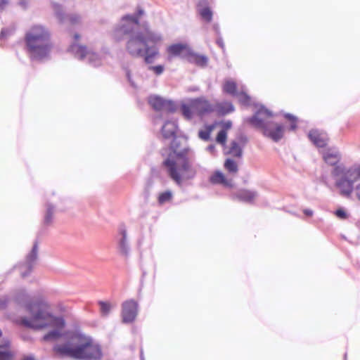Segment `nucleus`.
I'll list each match as a JSON object with an SVG mask.
<instances>
[{
    "mask_svg": "<svg viewBox=\"0 0 360 360\" xmlns=\"http://www.w3.org/2000/svg\"><path fill=\"white\" fill-rule=\"evenodd\" d=\"M53 210L51 207H49L47 209V212H46L45 219H44V221L46 224H49L51 223L52 219H53Z\"/></svg>",
    "mask_w": 360,
    "mask_h": 360,
    "instance_id": "nucleus-34",
    "label": "nucleus"
},
{
    "mask_svg": "<svg viewBox=\"0 0 360 360\" xmlns=\"http://www.w3.org/2000/svg\"><path fill=\"white\" fill-rule=\"evenodd\" d=\"M181 110L184 117L187 120L192 119L195 115L203 116L214 111L213 105L202 98H195L183 103Z\"/></svg>",
    "mask_w": 360,
    "mask_h": 360,
    "instance_id": "nucleus-7",
    "label": "nucleus"
},
{
    "mask_svg": "<svg viewBox=\"0 0 360 360\" xmlns=\"http://www.w3.org/2000/svg\"><path fill=\"white\" fill-rule=\"evenodd\" d=\"M159 54L158 49L156 47L149 48L148 44H146V48L143 51V56L145 62L146 63H151L153 62V60L155 57H157Z\"/></svg>",
    "mask_w": 360,
    "mask_h": 360,
    "instance_id": "nucleus-22",
    "label": "nucleus"
},
{
    "mask_svg": "<svg viewBox=\"0 0 360 360\" xmlns=\"http://www.w3.org/2000/svg\"><path fill=\"white\" fill-rule=\"evenodd\" d=\"M37 257V245L34 244L30 253L27 255L24 263L19 266V270L22 277H25L32 269L33 264Z\"/></svg>",
    "mask_w": 360,
    "mask_h": 360,
    "instance_id": "nucleus-13",
    "label": "nucleus"
},
{
    "mask_svg": "<svg viewBox=\"0 0 360 360\" xmlns=\"http://www.w3.org/2000/svg\"><path fill=\"white\" fill-rule=\"evenodd\" d=\"M98 304L100 307V313L102 316H107L110 311L111 304L108 302L98 301Z\"/></svg>",
    "mask_w": 360,
    "mask_h": 360,
    "instance_id": "nucleus-28",
    "label": "nucleus"
},
{
    "mask_svg": "<svg viewBox=\"0 0 360 360\" xmlns=\"http://www.w3.org/2000/svg\"><path fill=\"white\" fill-rule=\"evenodd\" d=\"M356 198L360 200V183L354 188Z\"/></svg>",
    "mask_w": 360,
    "mask_h": 360,
    "instance_id": "nucleus-39",
    "label": "nucleus"
},
{
    "mask_svg": "<svg viewBox=\"0 0 360 360\" xmlns=\"http://www.w3.org/2000/svg\"><path fill=\"white\" fill-rule=\"evenodd\" d=\"M217 126H218V122H214L210 125H205L204 129L199 131V138L204 141L210 140V134Z\"/></svg>",
    "mask_w": 360,
    "mask_h": 360,
    "instance_id": "nucleus-24",
    "label": "nucleus"
},
{
    "mask_svg": "<svg viewBox=\"0 0 360 360\" xmlns=\"http://www.w3.org/2000/svg\"><path fill=\"white\" fill-rule=\"evenodd\" d=\"M25 41L30 56L36 59L46 56L51 48L50 32L41 25H33L26 32Z\"/></svg>",
    "mask_w": 360,
    "mask_h": 360,
    "instance_id": "nucleus-4",
    "label": "nucleus"
},
{
    "mask_svg": "<svg viewBox=\"0 0 360 360\" xmlns=\"http://www.w3.org/2000/svg\"><path fill=\"white\" fill-rule=\"evenodd\" d=\"M228 153L233 157L240 158L242 156V149L237 142L233 141L231 143Z\"/></svg>",
    "mask_w": 360,
    "mask_h": 360,
    "instance_id": "nucleus-27",
    "label": "nucleus"
},
{
    "mask_svg": "<svg viewBox=\"0 0 360 360\" xmlns=\"http://www.w3.org/2000/svg\"><path fill=\"white\" fill-rule=\"evenodd\" d=\"M238 100L240 103L245 105H250L251 102V98L245 93H240L238 94Z\"/></svg>",
    "mask_w": 360,
    "mask_h": 360,
    "instance_id": "nucleus-33",
    "label": "nucleus"
},
{
    "mask_svg": "<svg viewBox=\"0 0 360 360\" xmlns=\"http://www.w3.org/2000/svg\"><path fill=\"white\" fill-rule=\"evenodd\" d=\"M323 159L326 164L335 167L332 172L333 176H337L344 173V168L338 165L340 160V155L338 152L329 150L323 154Z\"/></svg>",
    "mask_w": 360,
    "mask_h": 360,
    "instance_id": "nucleus-10",
    "label": "nucleus"
},
{
    "mask_svg": "<svg viewBox=\"0 0 360 360\" xmlns=\"http://www.w3.org/2000/svg\"><path fill=\"white\" fill-rule=\"evenodd\" d=\"M8 303L7 297H0V310L6 309Z\"/></svg>",
    "mask_w": 360,
    "mask_h": 360,
    "instance_id": "nucleus-36",
    "label": "nucleus"
},
{
    "mask_svg": "<svg viewBox=\"0 0 360 360\" xmlns=\"http://www.w3.org/2000/svg\"><path fill=\"white\" fill-rule=\"evenodd\" d=\"M81 38V36L78 33H75L73 34V39H74V42L73 43H77Z\"/></svg>",
    "mask_w": 360,
    "mask_h": 360,
    "instance_id": "nucleus-41",
    "label": "nucleus"
},
{
    "mask_svg": "<svg viewBox=\"0 0 360 360\" xmlns=\"http://www.w3.org/2000/svg\"><path fill=\"white\" fill-rule=\"evenodd\" d=\"M285 117L288 118V120H290V121H292L291 128L292 129H295L296 128L295 118L292 115H286Z\"/></svg>",
    "mask_w": 360,
    "mask_h": 360,
    "instance_id": "nucleus-38",
    "label": "nucleus"
},
{
    "mask_svg": "<svg viewBox=\"0 0 360 360\" xmlns=\"http://www.w3.org/2000/svg\"><path fill=\"white\" fill-rule=\"evenodd\" d=\"M189 63H194L200 67H205L207 64L208 59L205 56L194 53L191 49L186 59Z\"/></svg>",
    "mask_w": 360,
    "mask_h": 360,
    "instance_id": "nucleus-20",
    "label": "nucleus"
},
{
    "mask_svg": "<svg viewBox=\"0 0 360 360\" xmlns=\"http://www.w3.org/2000/svg\"><path fill=\"white\" fill-rule=\"evenodd\" d=\"M337 187L340 189V193L346 197L350 196L353 191V184L345 178H342L336 183Z\"/></svg>",
    "mask_w": 360,
    "mask_h": 360,
    "instance_id": "nucleus-19",
    "label": "nucleus"
},
{
    "mask_svg": "<svg viewBox=\"0 0 360 360\" xmlns=\"http://www.w3.org/2000/svg\"><path fill=\"white\" fill-rule=\"evenodd\" d=\"M304 213L309 217H311L313 214V212L310 210H304Z\"/></svg>",
    "mask_w": 360,
    "mask_h": 360,
    "instance_id": "nucleus-42",
    "label": "nucleus"
},
{
    "mask_svg": "<svg viewBox=\"0 0 360 360\" xmlns=\"http://www.w3.org/2000/svg\"><path fill=\"white\" fill-rule=\"evenodd\" d=\"M191 48L186 44L178 43L169 45L167 48V59L171 60L174 57H181L187 59Z\"/></svg>",
    "mask_w": 360,
    "mask_h": 360,
    "instance_id": "nucleus-11",
    "label": "nucleus"
},
{
    "mask_svg": "<svg viewBox=\"0 0 360 360\" xmlns=\"http://www.w3.org/2000/svg\"><path fill=\"white\" fill-rule=\"evenodd\" d=\"M356 176L360 178V166L355 169Z\"/></svg>",
    "mask_w": 360,
    "mask_h": 360,
    "instance_id": "nucleus-44",
    "label": "nucleus"
},
{
    "mask_svg": "<svg viewBox=\"0 0 360 360\" xmlns=\"http://www.w3.org/2000/svg\"><path fill=\"white\" fill-rule=\"evenodd\" d=\"M2 336V331L0 329V338Z\"/></svg>",
    "mask_w": 360,
    "mask_h": 360,
    "instance_id": "nucleus-46",
    "label": "nucleus"
},
{
    "mask_svg": "<svg viewBox=\"0 0 360 360\" xmlns=\"http://www.w3.org/2000/svg\"><path fill=\"white\" fill-rule=\"evenodd\" d=\"M310 141L317 147L323 148L326 146L328 137L326 132L319 129H311L308 134Z\"/></svg>",
    "mask_w": 360,
    "mask_h": 360,
    "instance_id": "nucleus-14",
    "label": "nucleus"
},
{
    "mask_svg": "<svg viewBox=\"0 0 360 360\" xmlns=\"http://www.w3.org/2000/svg\"><path fill=\"white\" fill-rule=\"evenodd\" d=\"M67 20L70 25H77L81 23L82 18L79 14L72 13L67 16Z\"/></svg>",
    "mask_w": 360,
    "mask_h": 360,
    "instance_id": "nucleus-32",
    "label": "nucleus"
},
{
    "mask_svg": "<svg viewBox=\"0 0 360 360\" xmlns=\"http://www.w3.org/2000/svg\"><path fill=\"white\" fill-rule=\"evenodd\" d=\"M223 89L226 93L235 95L237 89L236 83L233 81H226L224 84Z\"/></svg>",
    "mask_w": 360,
    "mask_h": 360,
    "instance_id": "nucleus-29",
    "label": "nucleus"
},
{
    "mask_svg": "<svg viewBox=\"0 0 360 360\" xmlns=\"http://www.w3.org/2000/svg\"><path fill=\"white\" fill-rule=\"evenodd\" d=\"M172 192L171 191L167 190L158 194V202L159 205H162L166 202L172 201Z\"/></svg>",
    "mask_w": 360,
    "mask_h": 360,
    "instance_id": "nucleus-26",
    "label": "nucleus"
},
{
    "mask_svg": "<svg viewBox=\"0 0 360 360\" xmlns=\"http://www.w3.org/2000/svg\"><path fill=\"white\" fill-rule=\"evenodd\" d=\"M8 4V0H0V8H4Z\"/></svg>",
    "mask_w": 360,
    "mask_h": 360,
    "instance_id": "nucleus-40",
    "label": "nucleus"
},
{
    "mask_svg": "<svg viewBox=\"0 0 360 360\" xmlns=\"http://www.w3.org/2000/svg\"><path fill=\"white\" fill-rule=\"evenodd\" d=\"M162 41V37L148 29L137 32L131 35L127 42L126 49L133 57L143 56V51L148 43L157 44Z\"/></svg>",
    "mask_w": 360,
    "mask_h": 360,
    "instance_id": "nucleus-6",
    "label": "nucleus"
},
{
    "mask_svg": "<svg viewBox=\"0 0 360 360\" xmlns=\"http://www.w3.org/2000/svg\"><path fill=\"white\" fill-rule=\"evenodd\" d=\"M273 114L264 107L259 108L255 115L246 118L245 122L259 129L264 136L274 141H278L284 134V127L282 124L272 121Z\"/></svg>",
    "mask_w": 360,
    "mask_h": 360,
    "instance_id": "nucleus-5",
    "label": "nucleus"
},
{
    "mask_svg": "<svg viewBox=\"0 0 360 360\" xmlns=\"http://www.w3.org/2000/svg\"><path fill=\"white\" fill-rule=\"evenodd\" d=\"M26 310L31 315L30 318H20L15 320V323L27 328L42 329L52 328L53 330L46 334L44 341H53L60 338L62 330L64 328V321L61 318L54 316L49 311V304L40 300L36 302L27 303Z\"/></svg>",
    "mask_w": 360,
    "mask_h": 360,
    "instance_id": "nucleus-2",
    "label": "nucleus"
},
{
    "mask_svg": "<svg viewBox=\"0 0 360 360\" xmlns=\"http://www.w3.org/2000/svg\"><path fill=\"white\" fill-rule=\"evenodd\" d=\"M15 354L11 342L8 339L4 340L0 345V360H13Z\"/></svg>",
    "mask_w": 360,
    "mask_h": 360,
    "instance_id": "nucleus-16",
    "label": "nucleus"
},
{
    "mask_svg": "<svg viewBox=\"0 0 360 360\" xmlns=\"http://www.w3.org/2000/svg\"><path fill=\"white\" fill-rule=\"evenodd\" d=\"M200 15L203 20L210 22L212 19V12L209 7H205L199 11Z\"/></svg>",
    "mask_w": 360,
    "mask_h": 360,
    "instance_id": "nucleus-30",
    "label": "nucleus"
},
{
    "mask_svg": "<svg viewBox=\"0 0 360 360\" xmlns=\"http://www.w3.org/2000/svg\"><path fill=\"white\" fill-rule=\"evenodd\" d=\"M148 101L150 105L156 111H165L167 112H173L175 111L174 103L160 96L152 95L148 97Z\"/></svg>",
    "mask_w": 360,
    "mask_h": 360,
    "instance_id": "nucleus-8",
    "label": "nucleus"
},
{
    "mask_svg": "<svg viewBox=\"0 0 360 360\" xmlns=\"http://www.w3.org/2000/svg\"><path fill=\"white\" fill-rule=\"evenodd\" d=\"M120 233L122 236V238L120 242V251L123 254H127V244H126L127 231L124 229H123L120 230Z\"/></svg>",
    "mask_w": 360,
    "mask_h": 360,
    "instance_id": "nucleus-31",
    "label": "nucleus"
},
{
    "mask_svg": "<svg viewBox=\"0 0 360 360\" xmlns=\"http://www.w3.org/2000/svg\"><path fill=\"white\" fill-rule=\"evenodd\" d=\"M335 214L337 217L341 218V219H345L347 217V214L346 212L342 210V209H339L336 212H335Z\"/></svg>",
    "mask_w": 360,
    "mask_h": 360,
    "instance_id": "nucleus-37",
    "label": "nucleus"
},
{
    "mask_svg": "<svg viewBox=\"0 0 360 360\" xmlns=\"http://www.w3.org/2000/svg\"><path fill=\"white\" fill-rule=\"evenodd\" d=\"M70 49L71 51L75 53L80 59H83L88 55H90L89 59L92 60L93 58L99 59L97 54L92 53H89L86 46L79 45L77 43H72Z\"/></svg>",
    "mask_w": 360,
    "mask_h": 360,
    "instance_id": "nucleus-17",
    "label": "nucleus"
},
{
    "mask_svg": "<svg viewBox=\"0 0 360 360\" xmlns=\"http://www.w3.org/2000/svg\"><path fill=\"white\" fill-rule=\"evenodd\" d=\"M150 70L153 71V72L157 75H161L164 71V67L162 65H155V66H151L149 68Z\"/></svg>",
    "mask_w": 360,
    "mask_h": 360,
    "instance_id": "nucleus-35",
    "label": "nucleus"
},
{
    "mask_svg": "<svg viewBox=\"0 0 360 360\" xmlns=\"http://www.w3.org/2000/svg\"><path fill=\"white\" fill-rule=\"evenodd\" d=\"M218 125L221 127V129L219 131L217 137L216 142L222 146H224L227 139V131L231 128L232 122L231 121L218 122Z\"/></svg>",
    "mask_w": 360,
    "mask_h": 360,
    "instance_id": "nucleus-18",
    "label": "nucleus"
},
{
    "mask_svg": "<svg viewBox=\"0 0 360 360\" xmlns=\"http://www.w3.org/2000/svg\"><path fill=\"white\" fill-rule=\"evenodd\" d=\"M215 112L219 115H225L234 110V107L231 102H222L213 105Z\"/></svg>",
    "mask_w": 360,
    "mask_h": 360,
    "instance_id": "nucleus-21",
    "label": "nucleus"
},
{
    "mask_svg": "<svg viewBox=\"0 0 360 360\" xmlns=\"http://www.w3.org/2000/svg\"><path fill=\"white\" fill-rule=\"evenodd\" d=\"M138 313V303L134 300H129L122 304V318L125 323L133 322Z\"/></svg>",
    "mask_w": 360,
    "mask_h": 360,
    "instance_id": "nucleus-9",
    "label": "nucleus"
},
{
    "mask_svg": "<svg viewBox=\"0 0 360 360\" xmlns=\"http://www.w3.org/2000/svg\"><path fill=\"white\" fill-rule=\"evenodd\" d=\"M53 352L60 357H69L79 360H99L102 357L101 347L91 338L77 335L67 342L56 345Z\"/></svg>",
    "mask_w": 360,
    "mask_h": 360,
    "instance_id": "nucleus-3",
    "label": "nucleus"
},
{
    "mask_svg": "<svg viewBox=\"0 0 360 360\" xmlns=\"http://www.w3.org/2000/svg\"><path fill=\"white\" fill-rule=\"evenodd\" d=\"M20 4L23 7V8H26L27 6V2L26 0H20Z\"/></svg>",
    "mask_w": 360,
    "mask_h": 360,
    "instance_id": "nucleus-43",
    "label": "nucleus"
},
{
    "mask_svg": "<svg viewBox=\"0 0 360 360\" xmlns=\"http://www.w3.org/2000/svg\"><path fill=\"white\" fill-rule=\"evenodd\" d=\"M177 125L174 122L167 121L162 127V134L165 139H172L169 148L162 150L164 160L162 166L168 176L177 185L181 186L185 180L193 179L197 173L188 157L189 149H179L176 141Z\"/></svg>",
    "mask_w": 360,
    "mask_h": 360,
    "instance_id": "nucleus-1",
    "label": "nucleus"
},
{
    "mask_svg": "<svg viewBox=\"0 0 360 360\" xmlns=\"http://www.w3.org/2000/svg\"><path fill=\"white\" fill-rule=\"evenodd\" d=\"M210 181L212 184H221L224 187L232 188L233 187V180L227 179L226 176L220 171L214 172L210 176Z\"/></svg>",
    "mask_w": 360,
    "mask_h": 360,
    "instance_id": "nucleus-15",
    "label": "nucleus"
},
{
    "mask_svg": "<svg viewBox=\"0 0 360 360\" xmlns=\"http://www.w3.org/2000/svg\"><path fill=\"white\" fill-rule=\"evenodd\" d=\"M257 193L249 190H240L236 194L238 200L247 202H252L256 198Z\"/></svg>",
    "mask_w": 360,
    "mask_h": 360,
    "instance_id": "nucleus-23",
    "label": "nucleus"
},
{
    "mask_svg": "<svg viewBox=\"0 0 360 360\" xmlns=\"http://www.w3.org/2000/svg\"><path fill=\"white\" fill-rule=\"evenodd\" d=\"M22 360H34V359L32 356H25Z\"/></svg>",
    "mask_w": 360,
    "mask_h": 360,
    "instance_id": "nucleus-45",
    "label": "nucleus"
},
{
    "mask_svg": "<svg viewBox=\"0 0 360 360\" xmlns=\"http://www.w3.org/2000/svg\"><path fill=\"white\" fill-rule=\"evenodd\" d=\"M143 14L142 11H139L138 16L126 15L122 18V20L125 22L122 26L116 29V32H122L124 34H130L132 33L134 27L139 25V18Z\"/></svg>",
    "mask_w": 360,
    "mask_h": 360,
    "instance_id": "nucleus-12",
    "label": "nucleus"
},
{
    "mask_svg": "<svg viewBox=\"0 0 360 360\" xmlns=\"http://www.w3.org/2000/svg\"><path fill=\"white\" fill-rule=\"evenodd\" d=\"M225 169L231 174L236 175L238 172V163L231 158H227L224 164Z\"/></svg>",
    "mask_w": 360,
    "mask_h": 360,
    "instance_id": "nucleus-25",
    "label": "nucleus"
}]
</instances>
